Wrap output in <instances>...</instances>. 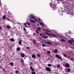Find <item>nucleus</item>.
Wrapping results in <instances>:
<instances>
[{
    "label": "nucleus",
    "instance_id": "nucleus-1",
    "mask_svg": "<svg viewBox=\"0 0 74 74\" xmlns=\"http://www.w3.org/2000/svg\"><path fill=\"white\" fill-rule=\"evenodd\" d=\"M55 57H56V58H57L58 59H60L61 60V61L62 62L63 60H62V57H60V56L59 55H56Z\"/></svg>",
    "mask_w": 74,
    "mask_h": 74
},
{
    "label": "nucleus",
    "instance_id": "nucleus-2",
    "mask_svg": "<svg viewBox=\"0 0 74 74\" xmlns=\"http://www.w3.org/2000/svg\"><path fill=\"white\" fill-rule=\"evenodd\" d=\"M45 69L47 71H51V69L49 67H45Z\"/></svg>",
    "mask_w": 74,
    "mask_h": 74
},
{
    "label": "nucleus",
    "instance_id": "nucleus-3",
    "mask_svg": "<svg viewBox=\"0 0 74 74\" xmlns=\"http://www.w3.org/2000/svg\"><path fill=\"white\" fill-rule=\"evenodd\" d=\"M52 52H53V53H56L58 52V50L57 49H56L53 51H52Z\"/></svg>",
    "mask_w": 74,
    "mask_h": 74
},
{
    "label": "nucleus",
    "instance_id": "nucleus-4",
    "mask_svg": "<svg viewBox=\"0 0 74 74\" xmlns=\"http://www.w3.org/2000/svg\"><path fill=\"white\" fill-rule=\"evenodd\" d=\"M65 66L66 67H70V65L68 63H66Z\"/></svg>",
    "mask_w": 74,
    "mask_h": 74
},
{
    "label": "nucleus",
    "instance_id": "nucleus-5",
    "mask_svg": "<svg viewBox=\"0 0 74 74\" xmlns=\"http://www.w3.org/2000/svg\"><path fill=\"white\" fill-rule=\"evenodd\" d=\"M30 70H31V71H34V69L33 68V66H30Z\"/></svg>",
    "mask_w": 74,
    "mask_h": 74
},
{
    "label": "nucleus",
    "instance_id": "nucleus-6",
    "mask_svg": "<svg viewBox=\"0 0 74 74\" xmlns=\"http://www.w3.org/2000/svg\"><path fill=\"white\" fill-rule=\"evenodd\" d=\"M36 56L35 55V54H33L32 55V57L34 59H36Z\"/></svg>",
    "mask_w": 74,
    "mask_h": 74
},
{
    "label": "nucleus",
    "instance_id": "nucleus-7",
    "mask_svg": "<svg viewBox=\"0 0 74 74\" xmlns=\"http://www.w3.org/2000/svg\"><path fill=\"white\" fill-rule=\"evenodd\" d=\"M2 18L3 20H5V19H6V16L5 15L3 16H2Z\"/></svg>",
    "mask_w": 74,
    "mask_h": 74
},
{
    "label": "nucleus",
    "instance_id": "nucleus-8",
    "mask_svg": "<svg viewBox=\"0 0 74 74\" xmlns=\"http://www.w3.org/2000/svg\"><path fill=\"white\" fill-rule=\"evenodd\" d=\"M36 42L37 41H36V40H33V42L34 44H35L36 43Z\"/></svg>",
    "mask_w": 74,
    "mask_h": 74
},
{
    "label": "nucleus",
    "instance_id": "nucleus-9",
    "mask_svg": "<svg viewBox=\"0 0 74 74\" xmlns=\"http://www.w3.org/2000/svg\"><path fill=\"white\" fill-rule=\"evenodd\" d=\"M22 54H21V57L22 58H24V57H25V54H24V53H21Z\"/></svg>",
    "mask_w": 74,
    "mask_h": 74
},
{
    "label": "nucleus",
    "instance_id": "nucleus-10",
    "mask_svg": "<svg viewBox=\"0 0 74 74\" xmlns=\"http://www.w3.org/2000/svg\"><path fill=\"white\" fill-rule=\"evenodd\" d=\"M50 6H51V7L53 8V7H55V6H54V4H53V5H52V3H50Z\"/></svg>",
    "mask_w": 74,
    "mask_h": 74
},
{
    "label": "nucleus",
    "instance_id": "nucleus-11",
    "mask_svg": "<svg viewBox=\"0 0 74 74\" xmlns=\"http://www.w3.org/2000/svg\"><path fill=\"white\" fill-rule=\"evenodd\" d=\"M16 50L17 51H19L21 50V48L20 47H17L16 49Z\"/></svg>",
    "mask_w": 74,
    "mask_h": 74
},
{
    "label": "nucleus",
    "instance_id": "nucleus-12",
    "mask_svg": "<svg viewBox=\"0 0 74 74\" xmlns=\"http://www.w3.org/2000/svg\"><path fill=\"white\" fill-rule=\"evenodd\" d=\"M6 28L8 29H10L11 28V27L9 25H8L6 27Z\"/></svg>",
    "mask_w": 74,
    "mask_h": 74
},
{
    "label": "nucleus",
    "instance_id": "nucleus-13",
    "mask_svg": "<svg viewBox=\"0 0 74 74\" xmlns=\"http://www.w3.org/2000/svg\"><path fill=\"white\" fill-rule=\"evenodd\" d=\"M67 69V70L68 71L67 72L68 73H69V72H70V71L71 70V69L70 68H69V69Z\"/></svg>",
    "mask_w": 74,
    "mask_h": 74
},
{
    "label": "nucleus",
    "instance_id": "nucleus-14",
    "mask_svg": "<svg viewBox=\"0 0 74 74\" xmlns=\"http://www.w3.org/2000/svg\"><path fill=\"white\" fill-rule=\"evenodd\" d=\"M10 41H15V40L13 38H11L10 39Z\"/></svg>",
    "mask_w": 74,
    "mask_h": 74
},
{
    "label": "nucleus",
    "instance_id": "nucleus-15",
    "mask_svg": "<svg viewBox=\"0 0 74 74\" xmlns=\"http://www.w3.org/2000/svg\"><path fill=\"white\" fill-rule=\"evenodd\" d=\"M21 42H22V40H21L20 41H19L18 42V44H19L20 45H21L22 44V43Z\"/></svg>",
    "mask_w": 74,
    "mask_h": 74
},
{
    "label": "nucleus",
    "instance_id": "nucleus-16",
    "mask_svg": "<svg viewBox=\"0 0 74 74\" xmlns=\"http://www.w3.org/2000/svg\"><path fill=\"white\" fill-rule=\"evenodd\" d=\"M10 64L11 65V66H12L14 65V63L12 62H10Z\"/></svg>",
    "mask_w": 74,
    "mask_h": 74
},
{
    "label": "nucleus",
    "instance_id": "nucleus-17",
    "mask_svg": "<svg viewBox=\"0 0 74 74\" xmlns=\"http://www.w3.org/2000/svg\"><path fill=\"white\" fill-rule=\"evenodd\" d=\"M30 22H31L32 23H34L35 22L33 20H31Z\"/></svg>",
    "mask_w": 74,
    "mask_h": 74
},
{
    "label": "nucleus",
    "instance_id": "nucleus-18",
    "mask_svg": "<svg viewBox=\"0 0 74 74\" xmlns=\"http://www.w3.org/2000/svg\"><path fill=\"white\" fill-rule=\"evenodd\" d=\"M46 36V34H44L43 35V36H42V38H44L46 36Z\"/></svg>",
    "mask_w": 74,
    "mask_h": 74
},
{
    "label": "nucleus",
    "instance_id": "nucleus-19",
    "mask_svg": "<svg viewBox=\"0 0 74 74\" xmlns=\"http://www.w3.org/2000/svg\"><path fill=\"white\" fill-rule=\"evenodd\" d=\"M68 41L69 43H70V44H72V41H71V40H69Z\"/></svg>",
    "mask_w": 74,
    "mask_h": 74
},
{
    "label": "nucleus",
    "instance_id": "nucleus-20",
    "mask_svg": "<svg viewBox=\"0 0 74 74\" xmlns=\"http://www.w3.org/2000/svg\"><path fill=\"white\" fill-rule=\"evenodd\" d=\"M37 57H41V56L39 54H37L36 55Z\"/></svg>",
    "mask_w": 74,
    "mask_h": 74
},
{
    "label": "nucleus",
    "instance_id": "nucleus-21",
    "mask_svg": "<svg viewBox=\"0 0 74 74\" xmlns=\"http://www.w3.org/2000/svg\"><path fill=\"white\" fill-rule=\"evenodd\" d=\"M37 29L38 30V32H40V31H41V29L40 28H38Z\"/></svg>",
    "mask_w": 74,
    "mask_h": 74
},
{
    "label": "nucleus",
    "instance_id": "nucleus-22",
    "mask_svg": "<svg viewBox=\"0 0 74 74\" xmlns=\"http://www.w3.org/2000/svg\"><path fill=\"white\" fill-rule=\"evenodd\" d=\"M57 68H60V64H58L57 65Z\"/></svg>",
    "mask_w": 74,
    "mask_h": 74
},
{
    "label": "nucleus",
    "instance_id": "nucleus-23",
    "mask_svg": "<svg viewBox=\"0 0 74 74\" xmlns=\"http://www.w3.org/2000/svg\"><path fill=\"white\" fill-rule=\"evenodd\" d=\"M46 43L47 44H52V42H46Z\"/></svg>",
    "mask_w": 74,
    "mask_h": 74
},
{
    "label": "nucleus",
    "instance_id": "nucleus-24",
    "mask_svg": "<svg viewBox=\"0 0 74 74\" xmlns=\"http://www.w3.org/2000/svg\"><path fill=\"white\" fill-rule=\"evenodd\" d=\"M21 62L22 63H24V60H23V59L22 58H21Z\"/></svg>",
    "mask_w": 74,
    "mask_h": 74
},
{
    "label": "nucleus",
    "instance_id": "nucleus-25",
    "mask_svg": "<svg viewBox=\"0 0 74 74\" xmlns=\"http://www.w3.org/2000/svg\"><path fill=\"white\" fill-rule=\"evenodd\" d=\"M48 38V36H45V37H44L43 38V39H47V38Z\"/></svg>",
    "mask_w": 74,
    "mask_h": 74
},
{
    "label": "nucleus",
    "instance_id": "nucleus-26",
    "mask_svg": "<svg viewBox=\"0 0 74 74\" xmlns=\"http://www.w3.org/2000/svg\"><path fill=\"white\" fill-rule=\"evenodd\" d=\"M31 18L32 19H34V20H35V19H36V18L34 17V16H32Z\"/></svg>",
    "mask_w": 74,
    "mask_h": 74
},
{
    "label": "nucleus",
    "instance_id": "nucleus-27",
    "mask_svg": "<svg viewBox=\"0 0 74 74\" xmlns=\"http://www.w3.org/2000/svg\"><path fill=\"white\" fill-rule=\"evenodd\" d=\"M47 53V54H50L51 53V51H48Z\"/></svg>",
    "mask_w": 74,
    "mask_h": 74
},
{
    "label": "nucleus",
    "instance_id": "nucleus-28",
    "mask_svg": "<svg viewBox=\"0 0 74 74\" xmlns=\"http://www.w3.org/2000/svg\"><path fill=\"white\" fill-rule=\"evenodd\" d=\"M40 24L41 25H42V26H44V24H43L42 22H40Z\"/></svg>",
    "mask_w": 74,
    "mask_h": 74
},
{
    "label": "nucleus",
    "instance_id": "nucleus-29",
    "mask_svg": "<svg viewBox=\"0 0 74 74\" xmlns=\"http://www.w3.org/2000/svg\"><path fill=\"white\" fill-rule=\"evenodd\" d=\"M16 35L17 36H20V34H19V33H18Z\"/></svg>",
    "mask_w": 74,
    "mask_h": 74
},
{
    "label": "nucleus",
    "instance_id": "nucleus-30",
    "mask_svg": "<svg viewBox=\"0 0 74 74\" xmlns=\"http://www.w3.org/2000/svg\"><path fill=\"white\" fill-rule=\"evenodd\" d=\"M32 74H36V72L35 71H33L32 73Z\"/></svg>",
    "mask_w": 74,
    "mask_h": 74
},
{
    "label": "nucleus",
    "instance_id": "nucleus-31",
    "mask_svg": "<svg viewBox=\"0 0 74 74\" xmlns=\"http://www.w3.org/2000/svg\"><path fill=\"white\" fill-rule=\"evenodd\" d=\"M19 71H15V73L16 74H18L19 73Z\"/></svg>",
    "mask_w": 74,
    "mask_h": 74
},
{
    "label": "nucleus",
    "instance_id": "nucleus-32",
    "mask_svg": "<svg viewBox=\"0 0 74 74\" xmlns=\"http://www.w3.org/2000/svg\"><path fill=\"white\" fill-rule=\"evenodd\" d=\"M52 66V65L50 64H48V66L49 67H51V66Z\"/></svg>",
    "mask_w": 74,
    "mask_h": 74
},
{
    "label": "nucleus",
    "instance_id": "nucleus-33",
    "mask_svg": "<svg viewBox=\"0 0 74 74\" xmlns=\"http://www.w3.org/2000/svg\"><path fill=\"white\" fill-rule=\"evenodd\" d=\"M26 23H27V24L28 25H31L29 23L27 22Z\"/></svg>",
    "mask_w": 74,
    "mask_h": 74
},
{
    "label": "nucleus",
    "instance_id": "nucleus-34",
    "mask_svg": "<svg viewBox=\"0 0 74 74\" xmlns=\"http://www.w3.org/2000/svg\"><path fill=\"white\" fill-rule=\"evenodd\" d=\"M71 40H72V41L73 42H74V38L73 39V38H71Z\"/></svg>",
    "mask_w": 74,
    "mask_h": 74
},
{
    "label": "nucleus",
    "instance_id": "nucleus-35",
    "mask_svg": "<svg viewBox=\"0 0 74 74\" xmlns=\"http://www.w3.org/2000/svg\"><path fill=\"white\" fill-rule=\"evenodd\" d=\"M45 33L47 34V35H48V36H49V33H48L46 32H45Z\"/></svg>",
    "mask_w": 74,
    "mask_h": 74
},
{
    "label": "nucleus",
    "instance_id": "nucleus-36",
    "mask_svg": "<svg viewBox=\"0 0 74 74\" xmlns=\"http://www.w3.org/2000/svg\"><path fill=\"white\" fill-rule=\"evenodd\" d=\"M44 34L43 33H40V36H42V35H43Z\"/></svg>",
    "mask_w": 74,
    "mask_h": 74
},
{
    "label": "nucleus",
    "instance_id": "nucleus-37",
    "mask_svg": "<svg viewBox=\"0 0 74 74\" xmlns=\"http://www.w3.org/2000/svg\"><path fill=\"white\" fill-rule=\"evenodd\" d=\"M60 41H65V40L64 39H61Z\"/></svg>",
    "mask_w": 74,
    "mask_h": 74
},
{
    "label": "nucleus",
    "instance_id": "nucleus-38",
    "mask_svg": "<svg viewBox=\"0 0 74 74\" xmlns=\"http://www.w3.org/2000/svg\"><path fill=\"white\" fill-rule=\"evenodd\" d=\"M33 63H32V62H30V64H29V66H31V65H32V64Z\"/></svg>",
    "mask_w": 74,
    "mask_h": 74
},
{
    "label": "nucleus",
    "instance_id": "nucleus-39",
    "mask_svg": "<svg viewBox=\"0 0 74 74\" xmlns=\"http://www.w3.org/2000/svg\"><path fill=\"white\" fill-rule=\"evenodd\" d=\"M64 56L65 58H67V56L66 54H63V55Z\"/></svg>",
    "mask_w": 74,
    "mask_h": 74
},
{
    "label": "nucleus",
    "instance_id": "nucleus-40",
    "mask_svg": "<svg viewBox=\"0 0 74 74\" xmlns=\"http://www.w3.org/2000/svg\"><path fill=\"white\" fill-rule=\"evenodd\" d=\"M42 47H46V46L44 45H42Z\"/></svg>",
    "mask_w": 74,
    "mask_h": 74
},
{
    "label": "nucleus",
    "instance_id": "nucleus-41",
    "mask_svg": "<svg viewBox=\"0 0 74 74\" xmlns=\"http://www.w3.org/2000/svg\"><path fill=\"white\" fill-rule=\"evenodd\" d=\"M30 48L29 47H27V49H29Z\"/></svg>",
    "mask_w": 74,
    "mask_h": 74
},
{
    "label": "nucleus",
    "instance_id": "nucleus-42",
    "mask_svg": "<svg viewBox=\"0 0 74 74\" xmlns=\"http://www.w3.org/2000/svg\"><path fill=\"white\" fill-rule=\"evenodd\" d=\"M70 59L71 60H73V61H74V59L73 58H71Z\"/></svg>",
    "mask_w": 74,
    "mask_h": 74
},
{
    "label": "nucleus",
    "instance_id": "nucleus-43",
    "mask_svg": "<svg viewBox=\"0 0 74 74\" xmlns=\"http://www.w3.org/2000/svg\"><path fill=\"white\" fill-rule=\"evenodd\" d=\"M24 25L26 27H27V25H26V23H24Z\"/></svg>",
    "mask_w": 74,
    "mask_h": 74
},
{
    "label": "nucleus",
    "instance_id": "nucleus-44",
    "mask_svg": "<svg viewBox=\"0 0 74 74\" xmlns=\"http://www.w3.org/2000/svg\"><path fill=\"white\" fill-rule=\"evenodd\" d=\"M0 29H1V30L2 29V28H1V26H0Z\"/></svg>",
    "mask_w": 74,
    "mask_h": 74
},
{
    "label": "nucleus",
    "instance_id": "nucleus-45",
    "mask_svg": "<svg viewBox=\"0 0 74 74\" xmlns=\"http://www.w3.org/2000/svg\"><path fill=\"white\" fill-rule=\"evenodd\" d=\"M45 31H46V32H48V30H46V29H45Z\"/></svg>",
    "mask_w": 74,
    "mask_h": 74
},
{
    "label": "nucleus",
    "instance_id": "nucleus-46",
    "mask_svg": "<svg viewBox=\"0 0 74 74\" xmlns=\"http://www.w3.org/2000/svg\"><path fill=\"white\" fill-rule=\"evenodd\" d=\"M23 30L24 31H26V29L25 28H23Z\"/></svg>",
    "mask_w": 74,
    "mask_h": 74
},
{
    "label": "nucleus",
    "instance_id": "nucleus-47",
    "mask_svg": "<svg viewBox=\"0 0 74 74\" xmlns=\"http://www.w3.org/2000/svg\"><path fill=\"white\" fill-rule=\"evenodd\" d=\"M36 25L38 26H39V24H36Z\"/></svg>",
    "mask_w": 74,
    "mask_h": 74
},
{
    "label": "nucleus",
    "instance_id": "nucleus-48",
    "mask_svg": "<svg viewBox=\"0 0 74 74\" xmlns=\"http://www.w3.org/2000/svg\"><path fill=\"white\" fill-rule=\"evenodd\" d=\"M38 21H41V19H40V18H38Z\"/></svg>",
    "mask_w": 74,
    "mask_h": 74
},
{
    "label": "nucleus",
    "instance_id": "nucleus-49",
    "mask_svg": "<svg viewBox=\"0 0 74 74\" xmlns=\"http://www.w3.org/2000/svg\"><path fill=\"white\" fill-rule=\"evenodd\" d=\"M2 70H3V71H5V69H3Z\"/></svg>",
    "mask_w": 74,
    "mask_h": 74
},
{
    "label": "nucleus",
    "instance_id": "nucleus-50",
    "mask_svg": "<svg viewBox=\"0 0 74 74\" xmlns=\"http://www.w3.org/2000/svg\"><path fill=\"white\" fill-rule=\"evenodd\" d=\"M35 34H36L35 33H34L33 34V36H35Z\"/></svg>",
    "mask_w": 74,
    "mask_h": 74
},
{
    "label": "nucleus",
    "instance_id": "nucleus-51",
    "mask_svg": "<svg viewBox=\"0 0 74 74\" xmlns=\"http://www.w3.org/2000/svg\"><path fill=\"white\" fill-rule=\"evenodd\" d=\"M35 31L36 33H37L38 32V31H37V30H35Z\"/></svg>",
    "mask_w": 74,
    "mask_h": 74
},
{
    "label": "nucleus",
    "instance_id": "nucleus-52",
    "mask_svg": "<svg viewBox=\"0 0 74 74\" xmlns=\"http://www.w3.org/2000/svg\"><path fill=\"white\" fill-rule=\"evenodd\" d=\"M38 38L39 40H41V38Z\"/></svg>",
    "mask_w": 74,
    "mask_h": 74
},
{
    "label": "nucleus",
    "instance_id": "nucleus-53",
    "mask_svg": "<svg viewBox=\"0 0 74 74\" xmlns=\"http://www.w3.org/2000/svg\"><path fill=\"white\" fill-rule=\"evenodd\" d=\"M52 36H55V35L54 34H51Z\"/></svg>",
    "mask_w": 74,
    "mask_h": 74
},
{
    "label": "nucleus",
    "instance_id": "nucleus-54",
    "mask_svg": "<svg viewBox=\"0 0 74 74\" xmlns=\"http://www.w3.org/2000/svg\"><path fill=\"white\" fill-rule=\"evenodd\" d=\"M48 32H49V33H51V31H48Z\"/></svg>",
    "mask_w": 74,
    "mask_h": 74
},
{
    "label": "nucleus",
    "instance_id": "nucleus-55",
    "mask_svg": "<svg viewBox=\"0 0 74 74\" xmlns=\"http://www.w3.org/2000/svg\"><path fill=\"white\" fill-rule=\"evenodd\" d=\"M67 59H70V58L69 57L67 58Z\"/></svg>",
    "mask_w": 74,
    "mask_h": 74
},
{
    "label": "nucleus",
    "instance_id": "nucleus-56",
    "mask_svg": "<svg viewBox=\"0 0 74 74\" xmlns=\"http://www.w3.org/2000/svg\"><path fill=\"white\" fill-rule=\"evenodd\" d=\"M37 33H38V34H40V32H38Z\"/></svg>",
    "mask_w": 74,
    "mask_h": 74
},
{
    "label": "nucleus",
    "instance_id": "nucleus-57",
    "mask_svg": "<svg viewBox=\"0 0 74 74\" xmlns=\"http://www.w3.org/2000/svg\"><path fill=\"white\" fill-rule=\"evenodd\" d=\"M63 15V14H60V15Z\"/></svg>",
    "mask_w": 74,
    "mask_h": 74
},
{
    "label": "nucleus",
    "instance_id": "nucleus-58",
    "mask_svg": "<svg viewBox=\"0 0 74 74\" xmlns=\"http://www.w3.org/2000/svg\"><path fill=\"white\" fill-rule=\"evenodd\" d=\"M66 4H68V2H66Z\"/></svg>",
    "mask_w": 74,
    "mask_h": 74
},
{
    "label": "nucleus",
    "instance_id": "nucleus-59",
    "mask_svg": "<svg viewBox=\"0 0 74 74\" xmlns=\"http://www.w3.org/2000/svg\"><path fill=\"white\" fill-rule=\"evenodd\" d=\"M36 21H37V19H36Z\"/></svg>",
    "mask_w": 74,
    "mask_h": 74
},
{
    "label": "nucleus",
    "instance_id": "nucleus-60",
    "mask_svg": "<svg viewBox=\"0 0 74 74\" xmlns=\"http://www.w3.org/2000/svg\"><path fill=\"white\" fill-rule=\"evenodd\" d=\"M65 74H69V73H66Z\"/></svg>",
    "mask_w": 74,
    "mask_h": 74
},
{
    "label": "nucleus",
    "instance_id": "nucleus-61",
    "mask_svg": "<svg viewBox=\"0 0 74 74\" xmlns=\"http://www.w3.org/2000/svg\"><path fill=\"white\" fill-rule=\"evenodd\" d=\"M1 69H3V68H2V67H1Z\"/></svg>",
    "mask_w": 74,
    "mask_h": 74
},
{
    "label": "nucleus",
    "instance_id": "nucleus-62",
    "mask_svg": "<svg viewBox=\"0 0 74 74\" xmlns=\"http://www.w3.org/2000/svg\"><path fill=\"white\" fill-rule=\"evenodd\" d=\"M1 3V1H0V4Z\"/></svg>",
    "mask_w": 74,
    "mask_h": 74
},
{
    "label": "nucleus",
    "instance_id": "nucleus-63",
    "mask_svg": "<svg viewBox=\"0 0 74 74\" xmlns=\"http://www.w3.org/2000/svg\"><path fill=\"white\" fill-rule=\"evenodd\" d=\"M73 49H74V48H73Z\"/></svg>",
    "mask_w": 74,
    "mask_h": 74
},
{
    "label": "nucleus",
    "instance_id": "nucleus-64",
    "mask_svg": "<svg viewBox=\"0 0 74 74\" xmlns=\"http://www.w3.org/2000/svg\"><path fill=\"white\" fill-rule=\"evenodd\" d=\"M24 59H25V58H24Z\"/></svg>",
    "mask_w": 74,
    "mask_h": 74
}]
</instances>
